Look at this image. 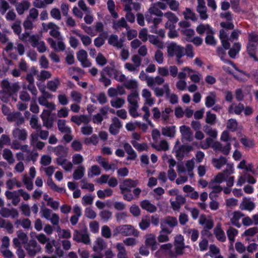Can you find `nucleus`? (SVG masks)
<instances>
[{"label":"nucleus","instance_id":"obj_1","mask_svg":"<svg viewBox=\"0 0 258 258\" xmlns=\"http://www.w3.org/2000/svg\"><path fill=\"white\" fill-rule=\"evenodd\" d=\"M2 89L0 91V99L5 103H7L10 97L17 93L20 89L19 82L11 85L7 79L3 80L1 82Z\"/></svg>","mask_w":258,"mask_h":258},{"label":"nucleus","instance_id":"obj_2","mask_svg":"<svg viewBox=\"0 0 258 258\" xmlns=\"http://www.w3.org/2000/svg\"><path fill=\"white\" fill-rule=\"evenodd\" d=\"M178 225V221L176 217L167 216L161 219L160 223L161 229L167 234H170L174 227Z\"/></svg>","mask_w":258,"mask_h":258},{"label":"nucleus","instance_id":"obj_3","mask_svg":"<svg viewBox=\"0 0 258 258\" xmlns=\"http://www.w3.org/2000/svg\"><path fill=\"white\" fill-rule=\"evenodd\" d=\"M167 53L169 56L182 57L185 55L184 48L178 45L175 43H171L167 46Z\"/></svg>","mask_w":258,"mask_h":258},{"label":"nucleus","instance_id":"obj_4","mask_svg":"<svg viewBox=\"0 0 258 258\" xmlns=\"http://www.w3.org/2000/svg\"><path fill=\"white\" fill-rule=\"evenodd\" d=\"M117 232L124 236L133 235L138 237L139 232L131 225H123L116 228Z\"/></svg>","mask_w":258,"mask_h":258},{"label":"nucleus","instance_id":"obj_5","mask_svg":"<svg viewBox=\"0 0 258 258\" xmlns=\"http://www.w3.org/2000/svg\"><path fill=\"white\" fill-rule=\"evenodd\" d=\"M30 256H34L40 252L41 248L35 240H30L24 246Z\"/></svg>","mask_w":258,"mask_h":258},{"label":"nucleus","instance_id":"obj_6","mask_svg":"<svg viewBox=\"0 0 258 258\" xmlns=\"http://www.w3.org/2000/svg\"><path fill=\"white\" fill-rule=\"evenodd\" d=\"M101 72H103L109 77H112L113 76L114 78L120 82H123L125 81L126 78L124 75H119V77H118V75H119L120 72L113 67L107 66L105 67Z\"/></svg>","mask_w":258,"mask_h":258},{"label":"nucleus","instance_id":"obj_7","mask_svg":"<svg viewBox=\"0 0 258 258\" xmlns=\"http://www.w3.org/2000/svg\"><path fill=\"white\" fill-rule=\"evenodd\" d=\"M139 183L138 180H132L130 178L124 179L122 183L119 185L121 194H124V191H131V188L135 187Z\"/></svg>","mask_w":258,"mask_h":258},{"label":"nucleus","instance_id":"obj_8","mask_svg":"<svg viewBox=\"0 0 258 258\" xmlns=\"http://www.w3.org/2000/svg\"><path fill=\"white\" fill-rule=\"evenodd\" d=\"M164 16L168 19L167 22L165 23V28L168 29H174L175 28V24L178 21V17L171 12L165 13Z\"/></svg>","mask_w":258,"mask_h":258},{"label":"nucleus","instance_id":"obj_9","mask_svg":"<svg viewBox=\"0 0 258 258\" xmlns=\"http://www.w3.org/2000/svg\"><path fill=\"white\" fill-rule=\"evenodd\" d=\"M180 132L182 136V142H191L193 140V133L190 128L186 125H182L180 127Z\"/></svg>","mask_w":258,"mask_h":258},{"label":"nucleus","instance_id":"obj_10","mask_svg":"<svg viewBox=\"0 0 258 258\" xmlns=\"http://www.w3.org/2000/svg\"><path fill=\"white\" fill-rule=\"evenodd\" d=\"M9 121L15 122V125L20 126L24 122V117L22 113L18 111L13 112L9 117H7Z\"/></svg>","mask_w":258,"mask_h":258},{"label":"nucleus","instance_id":"obj_11","mask_svg":"<svg viewBox=\"0 0 258 258\" xmlns=\"http://www.w3.org/2000/svg\"><path fill=\"white\" fill-rule=\"evenodd\" d=\"M0 215L2 217L8 218L11 217L12 218L14 219L19 216V212L17 209L12 208L11 209L3 207L0 209Z\"/></svg>","mask_w":258,"mask_h":258},{"label":"nucleus","instance_id":"obj_12","mask_svg":"<svg viewBox=\"0 0 258 258\" xmlns=\"http://www.w3.org/2000/svg\"><path fill=\"white\" fill-rule=\"evenodd\" d=\"M183 241V237L181 234L177 235L174 238L175 250L178 254L183 253V250L185 248Z\"/></svg>","mask_w":258,"mask_h":258},{"label":"nucleus","instance_id":"obj_13","mask_svg":"<svg viewBox=\"0 0 258 258\" xmlns=\"http://www.w3.org/2000/svg\"><path fill=\"white\" fill-rule=\"evenodd\" d=\"M50 113L49 111L44 110L40 116L43 125L48 129L52 128L53 124V119L52 117H50Z\"/></svg>","mask_w":258,"mask_h":258},{"label":"nucleus","instance_id":"obj_14","mask_svg":"<svg viewBox=\"0 0 258 258\" xmlns=\"http://www.w3.org/2000/svg\"><path fill=\"white\" fill-rule=\"evenodd\" d=\"M145 237V244L146 246L151 247L153 251L155 250L157 248L158 245L155 235L153 234H149L146 235Z\"/></svg>","mask_w":258,"mask_h":258},{"label":"nucleus","instance_id":"obj_15","mask_svg":"<svg viewBox=\"0 0 258 258\" xmlns=\"http://www.w3.org/2000/svg\"><path fill=\"white\" fill-rule=\"evenodd\" d=\"M87 53L83 49L80 50L77 53V59L80 61L83 67H89L91 66V62L87 60Z\"/></svg>","mask_w":258,"mask_h":258},{"label":"nucleus","instance_id":"obj_16","mask_svg":"<svg viewBox=\"0 0 258 258\" xmlns=\"http://www.w3.org/2000/svg\"><path fill=\"white\" fill-rule=\"evenodd\" d=\"M6 196L8 200L12 199V203L14 206H17L20 202V198L19 194L17 191H6L5 192Z\"/></svg>","mask_w":258,"mask_h":258},{"label":"nucleus","instance_id":"obj_17","mask_svg":"<svg viewBox=\"0 0 258 258\" xmlns=\"http://www.w3.org/2000/svg\"><path fill=\"white\" fill-rule=\"evenodd\" d=\"M31 6V4L27 1H23L16 5V10L20 15H23L25 11H27Z\"/></svg>","mask_w":258,"mask_h":258},{"label":"nucleus","instance_id":"obj_18","mask_svg":"<svg viewBox=\"0 0 258 258\" xmlns=\"http://www.w3.org/2000/svg\"><path fill=\"white\" fill-rule=\"evenodd\" d=\"M14 138L21 141H25L27 138V133L24 128H16L13 131Z\"/></svg>","mask_w":258,"mask_h":258},{"label":"nucleus","instance_id":"obj_19","mask_svg":"<svg viewBox=\"0 0 258 258\" xmlns=\"http://www.w3.org/2000/svg\"><path fill=\"white\" fill-rule=\"evenodd\" d=\"M112 27L117 31H119L122 28H125L127 30L130 29V27L123 17L117 21H114L113 22Z\"/></svg>","mask_w":258,"mask_h":258},{"label":"nucleus","instance_id":"obj_20","mask_svg":"<svg viewBox=\"0 0 258 258\" xmlns=\"http://www.w3.org/2000/svg\"><path fill=\"white\" fill-rule=\"evenodd\" d=\"M141 208L144 210H146L150 213H153L157 211V207L151 204L149 201L145 200L140 202V204Z\"/></svg>","mask_w":258,"mask_h":258},{"label":"nucleus","instance_id":"obj_21","mask_svg":"<svg viewBox=\"0 0 258 258\" xmlns=\"http://www.w3.org/2000/svg\"><path fill=\"white\" fill-rule=\"evenodd\" d=\"M214 233L216 238L220 241L224 242L226 240V236L224 232L221 227V224H218L214 229Z\"/></svg>","mask_w":258,"mask_h":258},{"label":"nucleus","instance_id":"obj_22","mask_svg":"<svg viewBox=\"0 0 258 258\" xmlns=\"http://www.w3.org/2000/svg\"><path fill=\"white\" fill-rule=\"evenodd\" d=\"M123 148L126 153L128 155V156L127 157V160H135L137 155L132 146L128 143H125L123 145Z\"/></svg>","mask_w":258,"mask_h":258},{"label":"nucleus","instance_id":"obj_23","mask_svg":"<svg viewBox=\"0 0 258 258\" xmlns=\"http://www.w3.org/2000/svg\"><path fill=\"white\" fill-rule=\"evenodd\" d=\"M0 228H3L6 229L9 233L14 232L13 225L9 220H6L0 217Z\"/></svg>","mask_w":258,"mask_h":258},{"label":"nucleus","instance_id":"obj_24","mask_svg":"<svg viewBox=\"0 0 258 258\" xmlns=\"http://www.w3.org/2000/svg\"><path fill=\"white\" fill-rule=\"evenodd\" d=\"M232 215L233 216L230 219L231 223L238 228L240 227L241 224L239 223L238 221L242 217H244V215L240 211H234Z\"/></svg>","mask_w":258,"mask_h":258},{"label":"nucleus","instance_id":"obj_25","mask_svg":"<svg viewBox=\"0 0 258 258\" xmlns=\"http://www.w3.org/2000/svg\"><path fill=\"white\" fill-rule=\"evenodd\" d=\"M257 44L248 42L247 44V51L249 55L253 58L255 60H257L255 56V53L257 49Z\"/></svg>","mask_w":258,"mask_h":258},{"label":"nucleus","instance_id":"obj_26","mask_svg":"<svg viewBox=\"0 0 258 258\" xmlns=\"http://www.w3.org/2000/svg\"><path fill=\"white\" fill-rule=\"evenodd\" d=\"M58 131L61 133H71V127L66 125V121L64 119H58L57 121Z\"/></svg>","mask_w":258,"mask_h":258},{"label":"nucleus","instance_id":"obj_27","mask_svg":"<svg viewBox=\"0 0 258 258\" xmlns=\"http://www.w3.org/2000/svg\"><path fill=\"white\" fill-rule=\"evenodd\" d=\"M182 15L184 16V18L186 20H191L192 21L197 20L196 14L190 8H186L185 10L182 12Z\"/></svg>","mask_w":258,"mask_h":258},{"label":"nucleus","instance_id":"obj_28","mask_svg":"<svg viewBox=\"0 0 258 258\" xmlns=\"http://www.w3.org/2000/svg\"><path fill=\"white\" fill-rule=\"evenodd\" d=\"M162 134L170 138H173L175 134V126H166L162 128Z\"/></svg>","mask_w":258,"mask_h":258},{"label":"nucleus","instance_id":"obj_29","mask_svg":"<svg viewBox=\"0 0 258 258\" xmlns=\"http://www.w3.org/2000/svg\"><path fill=\"white\" fill-rule=\"evenodd\" d=\"M227 160L226 157L220 156L219 158H213L212 163L217 169H220L222 166L227 164Z\"/></svg>","mask_w":258,"mask_h":258},{"label":"nucleus","instance_id":"obj_30","mask_svg":"<svg viewBox=\"0 0 258 258\" xmlns=\"http://www.w3.org/2000/svg\"><path fill=\"white\" fill-rule=\"evenodd\" d=\"M53 151L57 157L67 156L68 154V148L62 145H58L53 148Z\"/></svg>","mask_w":258,"mask_h":258},{"label":"nucleus","instance_id":"obj_31","mask_svg":"<svg viewBox=\"0 0 258 258\" xmlns=\"http://www.w3.org/2000/svg\"><path fill=\"white\" fill-rule=\"evenodd\" d=\"M139 227L142 230H145L150 226V217L149 215L143 216L139 223Z\"/></svg>","mask_w":258,"mask_h":258},{"label":"nucleus","instance_id":"obj_32","mask_svg":"<svg viewBox=\"0 0 258 258\" xmlns=\"http://www.w3.org/2000/svg\"><path fill=\"white\" fill-rule=\"evenodd\" d=\"M3 156L9 164H12L15 162L13 154L10 149L7 148L4 149Z\"/></svg>","mask_w":258,"mask_h":258},{"label":"nucleus","instance_id":"obj_33","mask_svg":"<svg viewBox=\"0 0 258 258\" xmlns=\"http://www.w3.org/2000/svg\"><path fill=\"white\" fill-rule=\"evenodd\" d=\"M254 207V203L249 200H246V198L244 199L243 201L240 205V208L241 210H246L250 211L252 210Z\"/></svg>","mask_w":258,"mask_h":258},{"label":"nucleus","instance_id":"obj_34","mask_svg":"<svg viewBox=\"0 0 258 258\" xmlns=\"http://www.w3.org/2000/svg\"><path fill=\"white\" fill-rule=\"evenodd\" d=\"M60 85V81L58 78H55L54 80H51L47 82V88L52 92H55Z\"/></svg>","mask_w":258,"mask_h":258},{"label":"nucleus","instance_id":"obj_35","mask_svg":"<svg viewBox=\"0 0 258 258\" xmlns=\"http://www.w3.org/2000/svg\"><path fill=\"white\" fill-rule=\"evenodd\" d=\"M138 96V93L136 91H135L128 96L127 101L131 105V106H139L137 100Z\"/></svg>","mask_w":258,"mask_h":258},{"label":"nucleus","instance_id":"obj_36","mask_svg":"<svg viewBox=\"0 0 258 258\" xmlns=\"http://www.w3.org/2000/svg\"><path fill=\"white\" fill-rule=\"evenodd\" d=\"M240 48L241 45L239 42L235 43L233 47L229 50L228 54L231 58H234L240 51Z\"/></svg>","mask_w":258,"mask_h":258},{"label":"nucleus","instance_id":"obj_37","mask_svg":"<svg viewBox=\"0 0 258 258\" xmlns=\"http://www.w3.org/2000/svg\"><path fill=\"white\" fill-rule=\"evenodd\" d=\"M40 213L41 214V217L46 219L47 220L50 219L51 215L52 216V211L46 208L43 203L40 207Z\"/></svg>","mask_w":258,"mask_h":258},{"label":"nucleus","instance_id":"obj_38","mask_svg":"<svg viewBox=\"0 0 258 258\" xmlns=\"http://www.w3.org/2000/svg\"><path fill=\"white\" fill-rule=\"evenodd\" d=\"M73 33L78 36L81 39L83 44L85 46H88L91 43L92 40L87 35H82L77 32V30L72 31Z\"/></svg>","mask_w":258,"mask_h":258},{"label":"nucleus","instance_id":"obj_39","mask_svg":"<svg viewBox=\"0 0 258 258\" xmlns=\"http://www.w3.org/2000/svg\"><path fill=\"white\" fill-rule=\"evenodd\" d=\"M152 146L158 151L161 150L166 151L169 149V144L165 140L161 141L159 146L152 144Z\"/></svg>","mask_w":258,"mask_h":258},{"label":"nucleus","instance_id":"obj_40","mask_svg":"<svg viewBox=\"0 0 258 258\" xmlns=\"http://www.w3.org/2000/svg\"><path fill=\"white\" fill-rule=\"evenodd\" d=\"M85 168L83 166H80L74 172L73 176L75 180L81 179L84 175Z\"/></svg>","mask_w":258,"mask_h":258},{"label":"nucleus","instance_id":"obj_41","mask_svg":"<svg viewBox=\"0 0 258 258\" xmlns=\"http://www.w3.org/2000/svg\"><path fill=\"white\" fill-rule=\"evenodd\" d=\"M148 12L151 15H155L158 17H162L163 15V13L160 10H159L158 7L156 6V4L155 3L151 5L150 8L148 10Z\"/></svg>","mask_w":258,"mask_h":258},{"label":"nucleus","instance_id":"obj_42","mask_svg":"<svg viewBox=\"0 0 258 258\" xmlns=\"http://www.w3.org/2000/svg\"><path fill=\"white\" fill-rule=\"evenodd\" d=\"M216 103V95L214 93H211L210 95L206 97L205 99V105L208 107H211Z\"/></svg>","mask_w":258,"mask_h":258},{"label":"nucleus","instance_id":"obj_43","mask_svg":"<svg viewBox=\"0 0 258 258\" xmlns=\"http://www.w3.org/2000/svg\"><path fill=\"white\" fill-rule=\"evenodd\" d=\"M217 117L215 114L212 113L209 111L206 112L205 122L210 125H214L216 121Z\"/></svg>","mask_w":258,"mask_h":258},{"label":"nucleus","instance_id":"obj_44","mask_svg":"<svg viewBox=\"0 0 258 258\" xmlns=\"http://www.w3.org/2000/svg\"><path fill=\"white\" fill-rule=\"evenodd\" d=\"M149 40L150 43L156 45L159 48H163L164 47V43L160 41L158 37L154 35H149Z\"/></svg>","mask_w":258,"mask_h":258},{"label":"nucleus","instance_id":"obj_45","mask_svg":"<svg viewBox=\"0 0 258 258\" xmlns=\"http://www.w3.org/2000/svg\"><path fill=\"white\" fill-rule=\"evenodd\" d=\"M30 125L33 129L40 130L41 125L38 124V117L35 115H33L30 120Z\"/></svg>","mask_w":258,"mask_h":258},{"label":"nucleus","instance_id":"obj_46","mask_svg":"<svg viewBox=\"0 0 258 258\" xmlns=\"http://www.w3.org/2000/svg\"><path fill=\"white\" fill-rule=\"evenodd\" d=\"M207 29H208V31H207L208 34L210 33L211 34H213L212 30L210 28V26L208 24L206 25L204 24L199 25L197 26L196 31L199 34L201 35L204 34Z\"/></svg>","mask_w":258,"mask_h":258},{"label":"nucleus","instance_id":"obj_47","mask_svg":"<svg viewBox=\"0 0 258 258\" xmlns=\"http://www.w3.org/2000/svg\"><path fill=\"white\" fill-rule=\"evenodd\" d=\"M96 245L94 246L93 247L94 250L96 251H101L106 246V244L103 239L100 238H97L96 241Z\"/></svg>","mask_w":258,"mask_h":258},{"label":"nucleus","instance_id":"obj_48","mask_svg":"<svg viewBox=\"0 0 258 258\" xmlns=\"http://www.w3.org/2000/svg\"><path fill=\"white\" fill-rule=\"evenodd\" d=\"M139 78L142 81H146L147 85L149 87H152V84L153 83V77H149L144 71H142L139 75Z\"/></svg>","mask_w":258,"mask_h":258},{"label":"nucleus","instance_id":"obj_49","mask_svg":"<svg viewBox=\"0 0 258 258\" xmlns=\"http://www.w3.org/2000/svg\"><path fill=\"white\" fill-rule=\"evenodd\" d=\"M204 132L208 135L211 137L216 138L217 136V132L216 130H213L210 126L205 125L203 127Z\"/></svg>","mask_w":258,"mask_h":258},{"label":"nucleus","instance_id":"obj_50","mask_svg":"<svg viewBox=\"0 0 258 258\" xmlns=\"http://www.w3.org/2000/svg\"><path fill=\"white\" fill-rule=\"evenodd\" d=\"M169 234H167L166 232L163 231L162 229H161V231L159 232V234L157 237L158 241L159 242H167L169 240V238L168 237V235Z\"/></svg>","mask_w":258,"mask_h":258},{"label":"nucleus","instance_id":"obj_51","mask_svg":"<svg viewBox=\"0 0 258 258\" xmlns=\"http://www.w3.org/2000/svg\"><path fill=\"white\" fill-rule=\"evenodd\" d=\"M124 103L125 100L121 98H117L116 100H111L110 101L111 106L116 108L122 107Z\"/></svg>","mask_w":258,"mask_h":258},{"label":"nucleus","instance_id":"obj_52","mask_svg":"<svg viewBox=\"0 0 258 258\" xmlns=\"http://www.w3.org/2000/svg\"><path fill=\"white\" fill-rule=\"evenodd\" d=\"M108 42L110 45L117 48H118V46H120V45H119L118 44V38L116 35H111L108 38Z\"/></svg>","mask_w":258,"mask_h":258},{"label":"nucleus","instance_id":"obj_53","mask_svg":"<svg viewBox=\"0 0 258 258\" xmlns=\"http://www.w3.org/2000/svg\"><path fill=\"white\" fill-rule=\"evenodd\" d=\"M23 182L28 190H31L33 189V183L31 178L26 176H24L23 178Z\"/></svg>","mask_w":258,"mask_h":258},{"label":"nucleus","instance_id":"obj_54","mask_svg":"<svg viewBox=\"0 0 258 258\" xmlns=\"http://www.w3.org/2000/svg\"><path fill=\"white\" fill-rule=\"evenodd\" d=\"M207 7H197V11L200 14V16L201 19L206 20L208 18V15L207 14Z\"/></svg>","mask_w":258,"mask_h":258},{"label":"nucleus","instance_id":"obj_55","mask_svg":"<svg viewBox=\"0 0 258 258\" xmlns=\"http://www.w3.org/2000/svg\"><path fill=\"white\" fill-rule=\"evenodd\" d=\"M51 73L45 70H42L41 71L40 74L37 76V78L39 80L44 81L46 79H49L51 77Z\"/></svg>","mask_w":258,"mask_h":258},{"label":"nucleus","instance_id":"obj_56","mask_svg":"<svg viewBox=\"0 0 258 258\" xmlns=\"http://www.w3.org/2000/svg\"><path fill=\"white\" fill-rule=\"evenodd\" d=\"M181 33L186 36V40L189 41V39H192V37L195 34V31L192 29H184L181 30Z\"/></svg>","mask_w":258,"mask_h":258},{"label":"nucleus","instance_id":"obj_57","mask_svg":"<svg viewBox=\"0 0 258 258\" xmlns=\"http://www.w3.org/2000/svg\"><path fill=\"white\" fill-rule=\"evenodd\" d=\"M10 7L9 3L6 0H0V12L2 15L5 14Z\"/></svg>","mask_w":258,"mask_h":258},{"label":"nucleus","instance_id":"obj_58","mask_svg":"<svg viewBox=\"0 0 258 258\" xmlns=\"http://www.w3.org/2000/svg\"><path fill=\"white\" fill-rule=\"evenodd\" d=\"M71 97L74 101L77 103H80L82 100V95L79 92L76 91H73L71 93Z\"/></svg>","mask_w":258,"mask_h":258},{"label":"nucleus","instance_id":"obj_59","mask_svg":"<svg viewBox=\"0 0 258 258\" xmlns=\"http://www.w3.org/2000/svg\"><path fill=\"white\" fill-rule=\"evenodd\" d=\"M11 139L9 136L2 135L0 139V148H2L4 145H10Z\"/></svg>","mask_w":258,"mask_h":258},{"label":"nucleus","instance_id":"obj_60","mask_svg":"<svg viewBox=\"0 0 258 258\" xmlns=\"http://www.w3.org/2000/svg\"><path fill=\"white\" fill-rule=\"evenodd\" d=\"M17 234L18 236L17 238L22 241V243L24 244L27 243L28 237L22 230H18L17 232Z\"/></svg>","mask_w":258,"mask_h":258},{"label":"nucleus","instance_id":"obj_61","mask_svg":"<svg viewBox=\"0 0 258 258\" xmlns=\"http://www.w3.org/2000/svg\"><path fill=\"white\" fill-rule=\"evenodd\" d=\"M227 128L232 131H235L237 128V122L234 119H230L228 120Z\"/></svg>","mask_w":258,"mask_h":258},{"label":"nucleus","instance_id":"obj_62","mask_svg":"<svg viewBox=\"0 0 258 258\" xmlns=\"http://www.w3.org/2000/svg\"><path fill=\"white\" fill-rule=\"evenodd\" d=\"M131 143L133 146L139 151L146 150L147 148V144L143 143L142 144H139L135 141H132Z\"/></svg>","mask_w":258,"mask_h":258},{"label":"nucleus","instance_id":"obj_63","mask_svg":"<svg viewBox=\"0 0 258 258\" xmlns=\"http://www.w3.org/2000/svg\"><path fill=\"white\" fill-rule=\"evenodd\" d=\"M12 28L16 34L19 35L22 30L21 26V21H17L15 23L13 24L12 26Z\"/></svg>","mask_w":258,"mask_h":258},{"label":"nucleus","instance_id":"obj_64","mask_svg":"<svg viewBox=\"0 0 258 258\" xmlns=\"http://www.w3.org/2000/svg\"><path fill=\"white\" fill-rule=\"evenodd\" d=\"M99 215L102 219L107 221L111 217L112 213L109 210H105L101 211Z\"/></svg>","mask_w":258,"mask_h":258}]
</instances>
